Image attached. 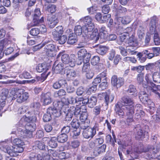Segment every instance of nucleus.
Wrapping results in <instances>:
<instances>
[{"label":"nucleus","instance_id":"41","mask_svg":"<svg viewBox=\"0 0 160 160\" xmlns=\"http://www.w3.org/2000/svg\"><path fill=\"white\" fill-rule=\"evenodd\" d=\"M29 158L30 160H41L42 159L40 155L34 152H31Z\"/></svg>","mask_w":160,"mask_h":160},{"label":"nucleus","instance_id":"7","mask_svg":"<svg viewBox=\"0 0 160 160\" xmlns=\"http://www.w3.org/2000/svg\"><path fill=\"white\" fill-rule=\"evenodd\" d=\"M121 102L124 104L123 106V109H126L127 111L134 110V102L132 98L128 96H125L122 98Z\"/></svg>","mask_w":160,"mask_h":160},{"label":"nucleus","instance_id":"59","mask_svg":"<svg viewBox=\"0 0 160 160\" xmlns=\"http://www.w3.org/2000/svg\"><path fill=\"white\" fill-rule=\"evenodd\" d=\"M40 29L35 28H32L30 31V34L33 36H37L40 33Z\"/></svg>","mask_w":160,"mask_h":160},{"label":"nucleus","instance_id":"32","mask_svg":"<svg viewBox=\"0 0 160 160\" xmlns=\"http://www.w3.org/2000/svg\"><path fill=\"white\" fill-rule=\"evenodd\" d=\"M31 112H28V113H26L25 115V118L24 119V120L28 123L31 122H35L37 120V118L35 115H32V116L28 115Z\"/></svg>","mask_w":160,"mask_h":160},{"label":"nucleus","instance_id":"28","mask_svg":"<svg viewBox=\"0 0 160 160\" xmlns=\"http://www.w3.org/2000/svg\"><path fill=\"white\" fill-rule=\"evenodd\" d=\"M67 84L66 81L64 79H61L54 83L53 87L55 89H58L62 87H66Z\"/></svg>","mask_w":160,"mask_h":160},{"label":"nucleus","instance_id":"24","mask_svg":"<svg viewBox=\"0 0 160 160\" xmlns=\"http://www.w3.org/2000/svg\"><path fill=\"white\" fill-rule=\"evenodd\" d=\"M44 53L52 57V55H51L52 53L55 51V47L54 45L52 43H50L46 45L44 47Z\"/></svg>","mask_w":160,"mask_h":160},{"label":"nucleus","instance_id":"25","mask_svg":"<svg viewBox=\"0 0 160 160\" xmlns=\"http://www.w3.org/2000/svg\"><path fill=\"white\" fill-rule=\"evenodd\" d=\"M17 134L20 137L19 138H15L13 140V143L15 144L14 145L23 146L24 145V141L25 139V138L26 136L22 137V136H23L19 134L18 133H17Z\"/></svg>","mask_w":160,"mask_h":160},{"label":"nucleus","instance_id":"3","mask_svg":"<svg viewBox=\"0 0 160 160\" xmlns=\"http://www.w3.org/2000/svg\"><path fill=\"white\" fill-rule=\"evenodd\" d=\"M61 56V60L63 63L68 64L71 67H73L75 65L77 57L75 55L72 54L70 56L68 54H64L63 52H60L57 56V59Z\"/></svg>","mask_w":160,"mask_h":160},{"label":"nucleus","instance_id":"49","mask_svg":"<svg viewBox=\"0 0 160 160\" xmlns=\"http://www.w3.org/2000/svg\"><path fill=\"white\" fill-rule=\"evenodd\" d=\"M143 55L142 52H140L138 53L137 54L138 60L142 63L145 62L147 58L146 56H143Z\"/></svg>","mask_w":160,"mask_h":160},{"label":"nucleus","instance_id":"33","mask_svg":"<svg viewBox=\"0 0 160 160\" xmlns=\"http://www.w3.org/2000/svg\"><path fill=\"white\" fill-rule=\"evenodd\" d=\"M77 41V36L74 33H72L69 34L67 43L68 44H73Z\"/></svg>","mask_w":160,"mask_h":160},{"label":"nucleus","instance_id":"16","mask_svg":"<svg viewBox=\"0 0 160 160\" xmlns=\"http://www.w3.org/2000/svg\"><path fill=\"white\" fill-rule=\"evenodd\" d=\"M78 55L79 59L87 61H89L91 57V55L84 48L79 50L78 52Z\"/></svg>","mask_w":160,"mask_h":160},{"label":"nucleus","instance_id":"42","mask_svg":"<svg viewBox=\"0 0 160 160\" xmlns=\"http://www.w3.org/2000/svg\"><path fill=\"white\" fill-rule=\"evenodd\" d=\"M53 106L58 110L60 111L63 106V103L61 101H55L53 102Z\"/></svg>","mask_w":160,"mask_h":160},{"label":"nucleus","instance_id":"10","mask_svg":"<svg viewBox=\"0 0 160 160\" xmlns=\"http://www.w3.org/2000/svg\"><path fill=\"white\" fill-rule=\"evenodd\" d=\"M76 105L77 109L78 110V114L77 117H79L80 120L81 121H86L89 120L87 119L88 113L87 112V109L86 106L84 105H82L79 108L77 107Z\"/></svg>","mask_w":160,"mask_h":160},{"label":"nucleus","instance_id":"5","mask_svg":"<svg viewBox=\"0 0 160 160\" xmlns=\"http://www.w3.org/2000/svg\"><path fill=\"white\" fill-rule=\"evenodd\" d=\"M145 130H143L139 124L137 125L134 128L133 131L136 136V138L138 139H142L147 136L149 131L148 126L144 127Z\"/></svg>","mask_w":160,"mask_h":160},{"label":"nucleus","instance_id":"47","mask_svg":"<svg viewBox=\"0 0 160 160\" xmlns=\"http://www.w3.org/2000/svg\"><path fill=\"white\" fill-rule=\"evenodd\" d=\"M89 61H84V64L82 68V71L83 72H87L90 69V64Z\"/></svg>","mask_w":160,"mask_h":160},{"label":"nucleus","instance_id":"18","mask_svg":"<svg viewBox=\"0 0 160 160\" xmlns=\"http://www.w3.org/2000/svg\"><path fill=\"white\" fill-rule=\"evenodd\" d=\"M51 93L48 92L47 93L43 92L41 95V100L43 102L45 105L50 104L52 102Z\"/></svg>","mask_w":160,"mask_h":160},{"label":"nucleus","instance_id":"15","mask_svg":"<svg viewBox=\"0 0 160 160\" xmlns=\"http://www.w3.org/2000/svg\"><path fill=\"white\" fill-rule=\"evenodd\" d=\"M156 17H153L151 19L150 25V32L151 34H154L155 32L156 33L160 34V25L157 26L156 27Z\"/></svg>","mask_w":160,"mask_h":160},{"label":"nucleus","instance_id":"30","mask_svg":"<svg viewBox=\"0 0 160 160\" xmlns=\"http://www.w3.org/2000/svg\"><path fill=\"white\" fill-rule=\"evenodd\" d=\"M35 146H33L32 147L33 150L36 149V150H38V149L41 150H43L45 149V145L43 143L40 142V141H37L35 142Z\"/></svg>","mask_w":160,"mask_h":160},{"label":"nucleus","instance_id":"9","mask_svg":"<svg viewBox=\"0 0 160 160\" xmlns=\"http://www.w3.org/2000/svg\"><path fill=\"white\" fill-rule=\"evenodd\" d=\"M152 76L150 74H146L145 78L146 82V83L143 84L144 88L146 89L148 92H152L153 90H155L154 88L156 85L150 80V78Z\"/></svg>","mask_w":160,"mask_h":160},{"label":"nucleus","instance_id":"21","mask_svg":"<svg viewBox=\"0 0 160 160\" xmlns=\"http://www.w3.org/2000/svg\"><path fill=\"white\" fill-rule=\"evenodd\" d=\"M47 113L51 115V116L53 115L55 117H58L60 116L61 114L60 111L58 110L54 107H49L47 109Z\"/></svg>","mask_w":160,"mask_h":160},{"label":"nucleus","instance_id":"17","mask_svg":"<svg viewBox=\"0 0 160 160\" xmlns=\"http://www.w3.org/2000/svg\"><path fill=\"white\" fill-rule=\"evenodd\" d=\"M96 133L95 128H89L83 130L82 133L83 137L86 138H92Z\"/></svg>","mask_w":160,"mask_h":160},{"label":"nucleus","instance_id":"27","mask_svg":"<svg viewBox=\"0 0 160 160\" xmlns=\"http://www.w3.org/2000/svg\"><path fill=\"white\" fill-rule=\"evenodd\" d=\"M56 62H55L52 67V69L55 73H59L64 68L63 64L61 63H59L56 65Z\"/></svg>","mask_w":160,"mask_h":160},{"label":"nucleus","instance_id":"35","mask_svg":"<svg viewBox=\"0 0 160 160\" xmlns=\"http://www.w3.org/2000/svg\"><path fill=\"white\" fill-rule=\"evenodd\" d=\"M137 48V47L128 46L126 47V50L127 51L128 54L131 55H135L136 54L137 52L136 51Z\"/></svg>","mask_w":160,"mask_h":160},{"label":"nucleus","instance_id":"53","mask_svg":"<svg viewBox=\"0 0 160 160\" xmlns=\"http://www.w3.org/2000/svg\"><path fill=\"white\" fill-rule=\"evenodd\" d=\"M100 60L99 57L98 56H95L91 60V63L93 65H97L99 64Z\"/></svg>","mask_w":160,"mask_h":160},{"label":"nucleus","instance_id":"39","mask_svg":"<svg viewBox=\"0 0 160 160\" xmlns=\"http://www.w3.org/2000/svg\"><path fill=\"white\" fill-rule=\"evenodd\" d=\"M57 138L58 142L63 143L67 141L68 137L66 134L62 133L59 135Z\"/></svg>","mask_w":160,"mask_h":160},{"label":"nucleus","instance_id":"37","mask_svg":"<svg viewBox=\"0 0 160 160\" xmlns=\"http://www.w3.org/2000/svg\"><path fill=\"white\" fill-rule=\"evenodd\" d=\"M151 48L146 49L143 50L142 53L145 55V56H146L147 58L151 59L154 57V55L152 52H151Z\"/></svg>","mask_w":160,"mask_h":160},{"label":"nucleus","instance_id":"58","mask_svg":"<svg viewBox=\"0 0 160 160\" xmlns=\"http://www.w3.org/2000/svg\"><path fill=\"white\" fill-rule=\"evenodd\" d=\"M8 41L7 39L0 40V49H2L6 47L8 44Z\"/></svg>","mask_w":160,"mask_h":160},{"label":"nucleus","instance_id":"54","mask_svg":"<svg viewBox=\"0 0 160 160\" xmlns=\"http://www.w3.org/2000/svg\"><path fill=\"white\" fill-rule=\"evenodd\" d=\"M75 34L76 36L80 35L82 33V28L80 25L76 26L74 28Z\"/></svg>","mask_w":160,"mask_h":160},{"label":"nucleus","instance_id":"23","mask_svg":"<svg viewBox=\"0 0 160 160\" xmlns=\"http://www.w3.org/2000/svg\"><path fill=\"white\" fill-rule=\"evenodd\" d=\"M50 66L48 64L46 63L39 64L37 66L36 69L38 72H47Z\"/></svg>","mask_w":160,"mask_h":160},{"label":"nucleus","instance_id":"51","mask_svg":"<svg viewBox=\"0 0 160 160\" xmlns=\"http://www.w3.org/2000/svg\"><path fill=\"white\" fill-rule=\"evenodd\" d=\"M26 124V122L24 120V119H22L17 124L18 131L17 133H18V129L19 128L23 129V128H25Z\"/></svg>","mask_w":160,"mask_h":160},{"label":"nucleus","instance_id":"43","mask_svg":"<svg viewBox=\"0 0 160 160\" xmlns=\"http://www.w3.org/2000/svg\"><path fill=\"white\" fill-rule=\"evenodd\" d=\"M89 120L81 121V122L80 123V127L83 130L87 129L89 128Z\"/></svg>","mask_w":160,"mask_h":160},{"label":"nucleus","instance_id":"40","mask_svg":"<svg viewBox=\"0 0 160 160\" xmlns=\"http://www.w3.org/2000/svg\"><path fill=\"white\" fill-rule=\"evenodd\" d=\"M57 138L56 137H53L51 138L48 142L49 146L52 148H55L58 145Z\"/></svg>","mask_w":160,"mask_h":160},{"label":"nucleus","instance_id":"26","mask_svg":"<svg viewBox=\"0 0 160 160\" xmlns=\"http://www.w3.org/2000/svg\"><path fill=\"white\" fill-rule=\"evenodd\" d=\"M108 33L105 27H102L101 28V43L104 42L108 40Z\"/></svg>","mask_w":160,"mask_h":160},{"label":"nucleus","instance_id":"62","mask_svg":"<svg viewBox=\"0 0 160 160\" xmlns=\"http://www.w3.org/2000/svg\"><path fill=\"white\" fill-rule=\"evenodd\" d=\"M71 124L72 127L75 128H77L80 126V123L79 121L76 119H73L71 122Z\"/></svg>","mask_w":160,"mask_h":160},{"label":"nucleus","instance_id":"63","mask_svg":"<svg viewBox=\"0 0 160 160\" xmlns=\"http://www.w3.org/2000/svg\"><path fill=\"white\" fill-rule=\"evenodd\" d=\"M77 99L71 97L68 99V101L65 102V104L67 105L69 104H74L77 102Z\"/></svg>","mask_w":160,"mask_h":160},{"label":"nucleus","instance_id":"13","mask_svg":"<svg viewBox=\"0 0 160 160\" xmlns=\"http://www.w3.org/2000/svg\"><path fill=\"white\" fill-rule=\"evenodd\" d=\"M101 100H104L107 105H108L109 102H112L114 98L113 95L111 94L109 91L101 92Z\"/></svg>","mask_w":160,"mask_h":160},{"label":"nucleus","instance_id":"61","mask_svg":"<svg viewBox=\"0 0 160 160\" xmlns=\"http://www.w3.org/2000/svg\"><path fill=\"white\" fill-rule=\"evenodd\" d=\"M151 49L153 51L152 54L154 55V57L159 55L160 53V48L153 47Z\"/></svg>","mask_w":160,"mask_h":160},{"label":"nucleus","instance_id":"56","mask_svg":"<svg viewBox=\"0 0 160 160\" xmlns=\"http://www.w3.org/2000/svg\"><path fill=\"white\" fill-rule=\"evenodd\" d=\"M144 66L139 65L138 66L132 67L131 70L132 71H136L138 72L141 73L144 70Z\"/></svg>","mask_w":160,"mask_h":160},{"label":"nucleus","instance_id":"44","mask_svg":"<svg viewBox=\"0 0 160 160\" xmlns=\"http://www.w3.org/2000/svg\"><path fill=\"white\" fill-rule=\"evenodd\" d=\"M92 19L91 17L88 16L82 18L80 20V21L84 22L85 25L88 24L90 23H93L92 22Z\"/></svg>","mask_w":160,"mask_h":160},{"label":"nucleus","instance_id":"57","mask_svg":"<svg viewBox=\"0 0 160 160\" xmlns=\"http://www.w3.org/2000/svg\"><path fill=\"white\" fill-rule=\"evenodd\" d=\"M40 106L39 103L36 102L32 103L31 104V107L34 111H37L40 108Z\"/></svg>","mask_w":160,"mask_h":160},{"label":"nucleus","instance_id":"6","mask_svg":"<svg viewBox=\"0 0 160 160\" xmlns=\"http://www.w3.org/2000/svg\"><path fill=\"white\" fill-rule=\"evenodd\" d=\"M22 146L14 145L11 148L7 146L3 150L11 156L15 157L17 155V153H21L23 151Z\"/></svg>","mask_w":160,"mask_h":160},{"label":"nucleus","instance_id":"34","mask_svg":"<svg viewBox=\"0 0 160 160\" xmlns=\"http://www.w3.org/2000/svg\"><path fill=\"white\" fill-rule=\"evenodd\" d=\"M128 44V46L134 47H137L138 45L137 40L133 35H132L129 38Z\"/></svg>","mask_w":160,"mask_h":160},{"label":"nucleus","instance_id":"50","mask_svg":"<svg viewBox=\"0 0 160 160\" xmlns=\"http://www.w3.org/2000/svg\"><path fill=\"white\" fill-rule=\"evenodd\" d=\"M56 7L54 4H49L47 7L46 10L48 12L52 13L56 11Z\"/></svg>","mask_w":160,"mask_h":160},{"label":"nucleus","instance_id":"12","mask_svg":"<svg viewBox=\"0 0 160 160\" xmlns=\"http://www.w3.org/2000/svg\"><path fill=\"white\" fill-rule=\"evenodd\" d=\"M78 110V109H77L76 106L71 107L67 111L65 112L66 113L65 121H68L70 120L72 118L73 115L76 117L78 115L79 111Z\"/></svg>","mask_w":160,"mask_h":160},{"label":"nucleus","instance_id":"11","mask_svg":"<svg viewBox=\"0 0 160 160\" xmlns=\"http://www.w3.org/2000/svg\"><path fill=\"white\" fill-rule=\"evenodd\" d=\"M124 79L123 78L118 77L116 75H113L111 78V84L114 87L117 88H120L124 84Z\"/></svg>","mask_w":160,"mask_h":160},{"label":"nucleus","instance_id":"31","mask_svg":"<svg viewBox=\"0 0 160 160\" xmlns=\"http://www.w3.org/2000/svg\"><path fill=\"white\" fill-rule=\"evenodd\" d=\"M134 113V110L126 111V121L127 123H130L133 122V115Z\"/></svg>","mask_w":160,"mask_h":160},{"label":"nucleus","instance_id":"4","mask_svg":"<svg viewBox=\"0 0 160 160\" xmlns=\"http://www.w3.org/2000/svg\"><path fill=\"white\" fill-rule=\"evenodd\" d=\"M36 128V126L34 123H27L25 128H20L18 129V134L22 135V137L26 136L30 138L32 137V132L35 130Z\"/></svg>","mask_w":160,"mask_h":160},{"label":"nucleus","instance_id":"45","mask_svg":"<svg viewBox=\"0 0 160 160\" xmlns=\"http://www.w3.org/2000/svg\"><path fill=\"white\" fill-rule=\"evenodd\" d=\"M132 18L129 16H126L122 18L121 22L124 24H127L131 21Z\"/></svg>","mask_w":160,"mask_h":160},{"label":"nucleus","instance_id":"36","mask_svg":"<svg viewBox=\"0 0 160 160\" xmlns=\"http://www.w3.org/2000/svg\"><path fill=\"white\" fill-rule=\"evenodd\" d=\"M97 101L96 97H92L89 99H88V106L90 108H93L94 106L96 105Z\"/></svg>","mask_w":160,"mask_h":160},{"label":"nucleus","instance_id":"38","mask_svg":"<svg viewBox=\"0 0 160 160\" xmlns=\"http://www.w3.org/2000/svg\"><path fill=\"white\" fill-rule=\"evenodd\" d=\"M128 92L130 95L134 96L137 95V92L136 89L133 85H131L129 86Z\"/></svg>","mask_w":160,"mask_h":160},{"label":"nucleus","instance_id":"8","mask_svg":"<svg viewBox=\"0 0 160 160\" xmlns=\"http://www.w3.org/2000/svg\"><path fill=\"white\" fill-rule=\"evenodd\" d=\"M41 12L39 8L36 9L34 12L33 20L31 23V26H38L40 23L44 22V18L42 17L39 19V16L41 15Z\"/></svg>","mask_w":160,"mask_h":160},{"label":"nucleus","instance_id":"1","mask_svg":"<svg viewBox=\"0 0 160 160\" xmlns=\"http://www.w3.org/2000/svg\"><path fill=\"white\" fill-rule=\"evenodd\" d=\"M159 148L155 146H148L147 147H140L139 148L133 146L129 148L126 150V154L129 155L133 158H137L139 154L144 152V155L147 159H150L155 157V154L159 151Z\"/></svg>","mask_w":160,"mask_h":160},{"label":"nucleus","instance_id":"29","mask_svg":"<svg viewBox=\"0 0 160 160\" xmlns=\"http://www.w3.org/2000/svg\"><path fill=\"white\" fill-rule=\"evenodd\" d=\"M115 110L116 111V114H118L120 117L123 118L125 115V112L126 114V109L123 108V106L121 108L118 107L117 105H116V108H115Z\"/></svg>","mask_w":160,"mask_h":160},{"label":"nucleus","instance_id":"20","mask_svg":"<svg viewBox=\"0 0 160 160\" xmlns=\"http://www.w3.org/2000/svg\"><path fill=\"white\" fill-rule=\"evenodd\" d=\"M65 69L66 78L68 80H72L77 76V73L76 71L72 69H68L67 67Z\"/></svg>","mask_w":160,"mask_h":160},{"label":"nucleus","instance_id":"19","mask_svg":"<svg viewBox=\"0 0 160 160\" xmlns=\"http://www.w3.org/2000/svg\"><path fill=\"white\" fill-rule=\"evenodd\" d=\"M47 18L48 25L49 28H54L58 22V20L57 17L54 15H51Z\"/></svg>","mask_w":160,"mask_h":160},{"label":"nucleus","instance_id":"46","mask_svg":"<svg viewBox=\"0 0 160 160\" xmlns=\"http://www.w3.org/2000/svg\"><path fill=\"white\" fill-rule=\"evenodd\" d=\"M66 92L63 89H60L58 92L54 93V96L55 97H62L66 95Z\"/></svg>","mask_w":160,"mask_h":160},{"label":"nucleus","instance_id":"22","mask_svg":"<svg viewBox=\"0 0 160 160\" xmlns=\"http://www.w3.org/2000/svg\"><path fill=\"white\" fill-rule=\"evenodd\" d=\"M147 90L144 88V91H141L140 92L139 98L141 101L144 104H147L149 102V98L148 95L145 92V90Z\"/></svg>","mask_w":160,"mask_h":160},{"label":"nucleus","instance_id":"64","mask_svg":"<svg viewBox=\"0 0 160 160\" xmlns=\"http://www.w3.org/2000/svg\"><path fill=\"white\" fill-rule=\"evenodd\" d=\"M153 40L155 44L158 45L160 43V39L157 33H155L153 37Z\"/></svg>","mask_w":160,"mask_h":160},{"label":"nucleus","instance_id":"55","mask_svg":"<svg viewBox=\"0 0 160 160\" xmlns=\"http://www.w3.org/2000/svg\"><path fill=\"white\" fill-rule=\"evenodd\" d=\"M144 73H139L137 77V81L138 83L139 84H143V81L144 79Z\"/></svg>","mask_w":160,"mask_h":160},{"label":"nucleus","instance_id":"48","mask_svg":"<svg viewBox=\"0 0 160 160\" xmlns=\"http://www.w3.org/2000/svg\"><path fill=\"white\" fill-rule=\"evenodd\" d=\"M152 77L155 82L160 83V73L158 72H154L152 76Z\"/></svg>","mask_w":160,"mask_h":160},{"label":"nucleus","instance_id":"2","mask_svg":"<svg viewBox=\"0 0 160 160\" xmlns=\"http://www.w3.org/2000/svg\"><path fill=\"white\" fill-rule=\"evenodd\" d=\"M11 92L13 96L12 100L16 99L18 103H21L26 101L29 97V93L23 89H16Z\"/></svg>","mask_w":160,"mask_h":160},{"label":"nucleus","instance_id":"14","mask_svg":"<svg viewBox=\"0 0 160 160\" xmlns=\"http://www.w3.org/2000/svg\"><path fill=\"white\" fill-rule=\"evenodd\" d=\"M83 32L85 34L88 38L92 39L94 36L92 35L93 32H92L94 28L93 23L85 25L83 27Z\"/></svg>","mask_w":160,"mask_h":160},{"label":"nucleus","instance_id":"60","mask_svg":"<svg viewBox=\"0 0 160 160\" xmlns=\"http://www.w3.org/2000/svg\"><path fill=\"white\" fill-rule=\"evenodd\" d=\"M66 86H67V91L68 93H72L74 92L75 88L71 84L69 83L68 84L67 83V84L66 85Z\"/></svg>","mask_w":160,"mask_h":160},{"label":"nucleus","instance_id":"52","mask_svg":"<svg viewBox=\"0 0 160 160\" xmlns=\"http://www.w3.org/2000/svg\"><path fill=\"white\" fill-rule=\"evenodd\" d=\"M89 13L91 14H93L96 12L98 11H99V8L96 6H92L90 8L87 9Z\"/></svg>","mask_w":160,"mask_h":160}]
</instances>
